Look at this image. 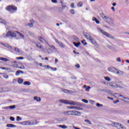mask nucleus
I'll list each match as a JSON object with an SVG mask.
<instances>
[{
	"instance_id": "nucleus-1",
	"label": "nucleus",
	"mask_w": 129,
	"mask_h": 129,
	"mask_svg": "<svg viewBox=\"0 0 129 129\" xmlns=\"http://www.w3.org/2000/svg\"><path fill=\"white\" fill-rule=\"evenodd\" d=\"M59 102L61 103H64V104H69L70 105H76L77 106H81L80 103L74 102L73 101L66 100L63 99L59 100Z\"/></svg>"
},
{
	"instance_id": "nucleus-62",
	"label": "nucleus",
	"mask_w": 129,
	"mask_h": 129,
	"mask_svg": "<svg viewBox=\"0 0 129 129\" xmlns=\"http://www.w3.org/2000/svg\"><path fill=\"white\" fill-rule=\"evenodd\" d=\"M30 23H31V24H34L35 22H34V20H31L30 21Z\"/></svg>"
},
{
	"instance_id": "nucleus-35",
	"label": "nucleus",
	"mask_w": 129,
	"mask_h": 129,
	"mask_svg": "<svg viewBox=\"0 0 129 129\" xmlns=\"http://www.w3.org/2000/svg\"><path fill=\"white\" fill-rule=\"evenodd\" d=\"M105 80H106V81H110L111 79L108 77H104Z\"/></svg>"
},
{
	"instance_id": "nucleus-23",
	"label": "nucleus",
	"mask_w": 129,
	"mask_h": 129,
	"mask_svg": "<svg viewBox=\"0 0 129 129\" xmlns=\"http://www.w3.org/2000/svg\"><path fill=\"white\" fill-rule=\"evenodd\" d=\"M16 33L19 35V36L22 38V39H24V38H25V36L23 34H22L21 33L17 31Z\"/></svg>"
},
{
	"instance_id": "nucleus-49",
	"label": "nucleus",
	"mask_w": 129,
	"mask_h": 129,
	"mask_svg": "<svg viewBox=\"0 0 129 129\" xmlns=\"http://www.w3.org/2000/svg\"><path fill=\"white\" fill-rule=\"evenodd\" d=\"M10 120L12 121H15V117H10Z\"/></svg>"
},
{
	"instance_id": "nucleus-54",
	"label": "nucleus",
	"mask_w": 129,
	"mask_h": 129,
	"mask_svg": "<svg viewBox=\"0 0 129 129\" xmlns=\"http://www.w3.org/2000/svg\"><path fill=\"white\" fill-rule=\"evenodd\" d=\"M97 20V19L95 17L93 18L92 21H94V22H96Z\"/></svg>"
},
{
	"instance_id": "nucleus-56",
	"label": "nucleus",
	"mask_w": 129,
	"mask_h": 129,
	"mask_svg": "<svg viewBox=\"0 0 129 129\" xmlns=\"http://www.w3.org/2000/svg\"><path fill=\"white\" fill-rule=\"evenodd\" d=\"M36 47H37V48H39L40 49H42V46L39 45V44H36Z\"/></svg>"
},
{
	"instance_id": "nucleus-30",
	"label": "nucleus",
	"mask_w": 129,
	"mask_h": 129,
	"mask_svg": "<svg viewBox=\"0 0 129 129\" xmlns=\"http://www.w3.org/2000/svg\"><path fill=\"white\" fill-rule=\"evenodd\" d=\"M107 47V48H108V49H110V50H114V47H113V46L108 45Z\"/></svg>"
},
{
	"instance_id": "nucleus-12",
	"label": "nucleus",
	"mask_w": 129,
	"mask_h": 129,
	"mask_svg": "<svg viewBox=\"0 0 129 129\" xmlns=\"http://www.w3.org/2000/svg\"><path fill=\"white\" fill-rule=\"evenodd\" d=\"M30 123V125H34L35 124H38L39 123V122L37 121V120H29Z\"/></svg>"
},
{
	"instance_id": "nucleus-7",
	"label": "nucleus",
	"mask_w": 129,
	"mask_h": 129,
	"mask_svg": "<svg viewBox=\"0 0 129 129\" xmlns=\"http://www.w3.org/2000/svg\"><path fill=\"white\" fill-rule=\"evenodd\" d=\"M6 37H17V34L14 32H12L11 31H8L6 34Z\"/></svg>"
},
{
	"instance_id": "nucleus-64",
	"label": "nucleus",
	"mask_w": 129,
	"mask_h": 129,
	"mask_svg": "<svg viewBox=\"0 0 129 129\" xmlns=\"http://www.w3.org/2000/svg\"><path fill=\"white\" fill-rule=\"evenodd\" d=\"M96 24H99V21L97 19V20H96Z\"/></svg>"
},
{
	"instance_id": "nucleus-31",
	"label": "nucleus",
	"mask_w": 129,
	"mask_h": 129,
	"mask_svg": "<svg viewBox=\"0 0 129 129\" xmlns=\"http://www.w3.org/2000/svg\"><path fill=\"white\" fill-rule=\"evenodd\" d=\"M16 118H17L16 119L17 121H20L22 120V117H21L19 116H17Z\"/></svg>"
},
{
	"instance_id": "nucleus-39",
	"label": "nucleus",
	"mask_w": 129,
	"mask_h": 129,
	"mask_svg": "<svg viewBox=\"0 0 129 129\" xmlns=\"http://www.w3.org/2000/svg\"><path fill=\"white\" fill-rule=\"evenodd\" d=\"M82 101H83V102H85V103H88V100L85 99H82Z\"/></svg>"
},
{
	"instance_id": "nucleus-22",
	"label": "nucleus",
	"mask_w": 129,
	"mask_h": 129,
	"mask_svg": "<svg viewBox=\"0 0 129 129\" xmlns=\"http://www.w3.org/2000/svg\"><path fill=\"white\" fill-rule=\"evenodd\" d=\"M24 85H28V86L31 85V83L29 81H25L24 82Z\"/></svg>"
},
{
	"instance_id": "nucleus-29",
	"label": "nucleus",
	"mask_w": 129,
	"mask_h": 129,
	"mask_svg": "<svg viewBox=\"0 0 129 129\" xmlns=\"http://www.w3.org/2000/svg\"><path fill=\"white\" fill-rule=\"evenodd\" d=\"M18 82L20 84H22V83H23V82H24V80L22 79H19L18 81Z\"/></svg>"
},
{
	"instance_id": "nucleus-11",
	"label": "nucleus",
	"mask_w": 129,
	"mask_h": 129,
	"mask_svg": "<svg viewBox=\"0 0 129 129\" xmlns=\"http://www.w3.org/2000/svg\"><path fill=\"white\" fill-rule=\"evenodd\" d=\"M15 108H16V105H15L3 107V109H15Z\"/></svg>"
},
{
	"instance_id": "nucleus-55",
	"label": "nucleus",
	"mask_w": 129,
	"mask_h": 129,
	"mask_svg": "<svg viewBox=\"0 0 129 129\" xmlns=\"http://www.w3.org/2000/svg\"><path fill=\"white\" fill-rule=\"evenodd\" d=\"M117 102H119V100H116V101H113L114 104L117 103Z\"/></svg>"
},
{
	"instance_id": "nucleus-2",
	"label": "nucleus",
	"mask_w": 129,
	"mask_h": 129,
	"mask_svg": "<svg viewBox=\"0 0 129 129\" xmlns=\"http://www.w3.org/2000/svg\"><path fill=\"white\" fill-rule=\"evenodd\" d=\"M101 17L104 21H105V22H106V23H108V24H109V25H111L112 27H114V23L111 18L104 15V13H103L101 14Z\"/></svg>"
},
{
	"instance_id": "nucleus-53",
	"label": "nucleus",
	"mask_w": 129,
	"mask_h": 129,
	"mask_svg": "<svg viewBox=\"0 0 129 129\" xmlns=\"http://www.w3.org/2000/svg\"><path fill=\"white\" fill-rule=\"evenodd\" d=\"M28 25L30 28H32V27H33V23H29Z\"/></svg>"
},
{
	"instance_id": "nucleus-4",
	"label": "nucleus",
	"mask_w": 129,
	"mask_h": 129,
	"mask_svg": "<svg viewBox=\"0 0 129 129\" xmlns=\"http://www.w3.org/2000/svg\"><path fill=\"white\" fill-rule=\"evenodd\" d=\"M111 125L117 129H126V127L124 125L117 122H112Z\"/></svg>"
},
{
	"instance_id": "nucleus-57",
	"label": "nucleus",
	"mask_w": 129,
	"mask_h": 129,
	"mask_svg": "<svg viewBox=\"0 0 129 129\" xmlns=\"http://www.w3.org/2000/svg\"><path fill=\"white\" fill-rule=\"evenodd\" d=\"M94 45L97 48H99V45L97 44V42H96V44H95Z\"/></svg>"
},
{
	"instance_id": "nucleus-41",
	"label": "nucleus",
	"mask_w": 129,
	"mask_h": 129,
	"mask_svg": "<svg viewBox=\"0 0 129 129\" xmlns=\"http://www.w3.org/2000/svg\"><path fill=\"white\" fill-rule=\"evenodd\" d=\"M22 125H27L26 121L20 123Z\"/></svg>"
},
{
	"instance_id": "nucleus-24",
	"label": "nucleus",
	"mask_w": 129,
	"mask_h": 129,
	"mask_svg": "<svg viewBox=\"0 0 129 129\" xmlns=\"http://www.w3.org/2000/svg\"><path fill=\"white\" fill-rule=\"evenodd\" d=\"M73 44L76 47H79V45H80L81 43L79 42H78V43L73 42Z\"/></svg>"
},
{
	"instance_id": "nucleus-60",
	"label": "nucleus",
	"mask_w": 129,
	"mask_h": 129,
	"mask_svg": "<svg viewBox=\"0 0 129 129\" xmlns=\"http://www.w3.org/2000/svg\"><path fill=\"white\" fill-rule=\"evenodd\" d=\"M4 78H6V79L9 78V76L8 75H4Z\"/></svg>"
},
{
	"instance_id": "nucleus-36",
	"label": "nucleus",
	"mask_w": 129,
	"mask_h": 129,
	"mask_svg": "<svg viewBox=\"0 0 129 129\" xmlns=\"http://www.w3.org/2000/svg\"><path fill=\"white\" fill-rule=\"evenodd\" d=\"M83 5V3H82V2H79L78 4V7H82Z\"/></svg>"
},
{
	"instance_id": "nucleus-59",
	"label": "nucleus",
	"mask_w": 129,
	"mask_h": 129,
	"mask_svg": "<svg viewBox=\"0 0 129 129\" xmlns=\"http://www.w3.org/2000/svg\"><path fill=\"white\" fill-rule=\"evenodd\" d=\"M51 69H52V70H53V71H56V70H57V68H50Z\"/></svg>"
},
{
	"instance_id": "nucleus-61",
	"label": "nucleus",
	"mask_w": 129,
	"mask_h": 129,
	"mask_svg": "<svg viewBox=\"0 0 129 129\" xmlns=\"http://www.w3.org/2000/svg\"><path fill=\"white\" fill-rule=\"evenodd\" d=\"M76 67H77V68H80V65H79V64H77L76 65Z\"/></svg>"
},
{
	"instance_id": "nucleus-16",
	"label": "nucleus",
	"mask_w": 129,
	"mask_h": 129,
	"mask_svg": "<svg viewBox=\"0 0 129 129\" xmlns=\"http://www.w3.org/2000/svg\"><path fill=\"white\" fill-rule=\"evenodd\" d=\"M116 71V74H118L119 76H123L124 74L123 71L118 70H117Z\"/></svg>"
},
{
	"instance_id": "nucleus-18",
	"label": "nucleus",
	"mask_w": 129,
	"mask_h": 129,
	"mask_svg": "<svg viewBox=\"0 0 129 129\" xmlns=\"http://www.w3.org/2000/svg\"><path fill=\"white\" fill-rule=\"evenodd\" d=\"M34 100H36L39 102H40V101H41V98L38 97V96H35L34 97Z\"/></svg>"
},
{
	"instance_id": "nucleus-44",
	"label": "nucleus",
	"mask_w": 129,
	"mask_h": 129,
	"mask_svg": "<svg viewBox=\"0 0 129 129\" xmlns=\"http://www.w3.org/2000/svg\"><path fill=\"white\" fill-rule=\"evenodd\" d=\"M70 12L71 14H72V15H75V12L74 11V10L71 9Z\"/></svg>"
},
{
	"instance_id": "nucleus-5",
	"label": "nucleus",
	"mask_w": 129,
	"mask_h": 129,
	"mask_svg": "<svg viewBox=\"0 0 129 129\" xmlns=\"http://www.w3.org/2000/svg\"><path fill=\"white\" fill-rule=\"evenodd\" d=\"M6 10L8 11L9 13H11V14H13V13H15V12L17 11V7L14 6H9L6 8Z\"/></svg>"
},
{
	"instance_id": "nucleus-20",
	"label": "nucleus",
	"mask_w": 129,
	"mask_h": 129,
	"mask_svg": "<svg viewBox=\"0 0 129 129\" xmlns=\"http://www.w3.org/2000/svg\"><path fill=\"white\" fill-rule=\"evenodd\" d=\"M20 73H22V74H23V73H24V72H23V71H21V70L18 71L16 72V76H18L20 75Z\"/></svg>"
},
{
	"instance_id": "nucleus-40",
	"label": "nucleus",
	"mask_w": 129,
	"mask_h": 129,
	"mask_svg": "<svg viewBox=\"0 0 129 129\" xmlns=\"http://www.w3.org/2000/svg\"><path fill=\"white\" fill-rule=\"evenodd\" d=\"M16 59H17V60H23V59H24V57H22V56L17 57H16Z\"/></svg>"
},
{
	"instance_id": "nucleus-42",
	"label": "nucleus",
	"mask_w": 129,
	"mask_h": 129,
	"mask_svg": "<svg viewBox=\"0 0 129 129\" xmlns=\"http://www.w3.org/2000/svg\"><path fill=\"white\" fill-rule=\"evenodd\" d=\"M116 61H117V62H121V59H120V57H117L116 59Z\"/></svg>"
},
{
	"instance_id": "nucleus-6",
	"label": "nucleus",
	"mask_w": 129,
	"mask_h": 129,
	"mask_svg": "<svg viewBox=\"0 0 129 129\" xmlns=\"http://www.w3.org/2000/svg\"><path fill=\"white\" fill-rule=\"evenodd\" d=\"M84 36L86 39H90V41L91 43H93V45H95V44H96V41L94 39H93L92 37H91V36L87 34H84Z\"/></svg>"
},
{
	"instance_id": "nucleus-27",
	"label": "nucleus",
	"mask_w": 129,
	"mask_h": 129,
	"mask_svg": "<svg viewBox=\"0 0 129 129\" xmlns=\"http://www.w3.org/2000/svg\"><path fill=\"white\" fill-rule=\"evenodd\" d=\"M48 51H49L47 52L48 54H51V53H53L54 52L53 49H52L51 48L48 49Z\"/></svg>"
},
{
	"instance_id": "nucleus-8",
	"label": "nucleus",
	"mask_w": 129,
	"mask_h": 129,
	"mask_svg": "<svg viewBox=\"0 0 129 129\" xmlns=\"http://www.w3.org/2000/svg\"><path fill=\"white\" fill-rule=\"evenodd\" d=\"M109 85L111 87L115 88H118V87H119V86H118L117 84L113 82L109 83Z\"/></svg>"
},
{
	"instance_id": "nucleus-25",
	"label": "nucleus",
	"mask_w": 129,
	"mask_h": 129,
	"mask_svg": "<svg viewBox=\"0 0 129 129\" xmlns=\"http://www.w3.org/2000/svg\"><path fill=\"white\" fill-rule=\"evenodd\" d=\"M59 127H61V128H68V126L65 125H59Z\"/></svg>"
},
{
	"instance_id": "nucleus-46",
	"label": "nucleus",
	"mask_w": 129,
	"mask_h": 129,
	"mask_svg": "<svg viewBox=\"0 0 129 129\" xmlns=\"http://www.w3.org/2000/svg\"><path fill=\"white\" fill-rule=\"evenodd\" d=\"M62 92H64V93H67V92H68V91H69L67 89H62Z\"/></svg>"
},
{
	"instance_id": "nucleus-38",
	"label": "nucleus",
	"mask_w": 129,
	"mask_h": 129,
	"mask_svg": "<svg viewBox=\"0 0 129 129\" xmlns=\"http://www.w3.org/2000/svg\"><path fill=\"white\" fill-rule=\"evenodd\" d=\"M67 108H69V109H75V106H67Z\"/></svg>"
},
{
	"instance_id": "nucleus-47",
	"label": "nucleus",
	"mask_w": 129,
	"mask_h": 129,
	"mask_svg": "<svg viewBox=\"0 0 129 129\" xmlns=\"http://www.w3.org/2000/svg\"><path fill=\"white\" fill-rule=\"evenodd\" d=\"M51 3H53V4H57L58 3V1L57 0H51Z\"/></svg>"
},
{
	"instance_id": "nucleus-33",
	"label": "nucleus",
	"mask_w": 129,
	"mask_h": 129,
	"mask_svg": "<svg viewBox=\"0 0 129 129\" xmlns=\"http://www.w3.org/2000/svg\"><path fill=\"white\" fill-rule=\"evenodd\" d=\"M0 23H2V24H5V25H6V24H7V21L3 20V19L0 18Z\"/></svg>"
},
{
	"instance_id": "nucleus-26",
	"label": "nucleus",
	"mask_w": 129,
	"mask_h": 129,
	"mask_svg": "<svg viewBox=\"0 0 129 129\" xmlns=\"http://www.w3.org/2000/svg\"><path fill=\"white\" fill-rule=\"evenodd\" d=\"M14 50H15V51H16V52H18V53L22 52V51L21 50H20L18 48H15Z\"/></svg>"
},
{
	"instance_id": "nucleus-58",
	"label": "nucleus",
	"mask_w": 129,
	"mask_h": 129,
	"mask_svg": "<svg viewBox=\"0 0 129 129\" xmlns=\"http://www.w3.org/2000/svg\"><path fill=\"white\" fill-rule=\"evenodd\" d=\"M62 9H65V8H67V6L62 5Z\"/></svg>"
},
{
	"instance_id": "nucleus-14",
	"label": "nucleus",
	"mask_w": 129,
	"mask_h": 129,
	"mask_svg": "<svg viewBox=\"0 0 129 129\" xmlns=\"http://www.w3.org/2000/svg\"><path fill=\"white\" fill-rule=\"evenodd\" d=\"M55 41L56 43L59 45L60 47H61V48H64V44H63V43L61 42V41H59V40H58L57 39H55Z\"/></svg>"
},
{
	"instance_id": "nucleus-43",
	"label": "nucleus",
	"mask_w": 129,
	"mask_h": 129,
	"mask_svg": "<svg viewBox=\"0 0 129 129\" xmlns=\"http://www.w3.org/2000/svg\"><path fill=\"white\" fill-rule=\"evenodd\" d=\"M96 105H97V107H101V106H103V105L100 104L99 103H97Z\"/></svg>"
},
{
	"instance_id": "nucleus-28",
	"label": "nucleus",
	"mask_w": 129,
	"mask_h": 129,
	"mask_svg": "<svg viewBox=\"0 0 129 129\" xmlns=\"http://www.w3.org/2000/svg\"><path fill=\"white\" fill-rule=\"evenodd\" d=\"M3 45L5 46V47H6L7 48H9V49H12V46H10L9 44H3Z\"/></svg>"
},
{
	"instance_id": "nucleus-3",
	"label": "nucleus",
	"mask_w": 129,
	"mask_h": 129,
	"mask_svg": "<svg viewBox=\"0 0 129 129\" xmlns=\"http://www.w3.org/2000/svg\"><path fill=\"white\" fill-rule=\"evenodd\" d=\"M97 30L99 33H101L103 34V35L106 36V37H108V38H110V39H112V40H115V37H114V36L105 32L104 30L101 29V28H97Z\"/></svg>"
},
{
	"instance_id": "nucleus-45",
	"label": "nucleus",
	"mask_w": 129,
	"mask_h": 129,
	"mask_svg": "<svg viewBox=\"0 0 129 129\" xmlns=\"http://www.w3.org/2000/svg\"><path fill=\"white\" fill-rule=\"evenodd\" d=\"M49 46L50 47V48H52V49H53V50H57V48H56V47H55V46H54L53 45H52V46H50V45H49Z\"/></svg>"
},
{
	"instance_id": "nucleus-10",
	"label": "nucleus",
	"mask_w": 129,
	"mask_h": 129,
	"mask_svg": "<svg viewBox=\"0 0 129 129\" xmlns=\"http://www.w3.org/2000/svg\"><path fill=\"white\" fill-rule=\"evenodd\" d=\"M115 95H118V97H122V98H123V99H124V101L125 102H129V99L128 98H127V97H123L122 95H119L118 94H117V93H115Z\"/></svg>"
},
{
	"instance_id": "nucleus-17",
	"label": "nucleus",
	"mask_w": 129,
	"mask_h": 129,
	"mask_svg": "<svg viewBox=\"0 0 129 129\" xmlns=\"http://www.w3.org/2000/svg\"><path fill=\"white\" fill-rule=\"evenodd\" d=\"M0 60H1V61H4V62H9V61H10L8 58L5 57H0Z\"/></svg>"
},
{
	"instance_id": "nucleus-19",
	"label": "nucleus",
	"mask_w": 129,
	"mask_h": 129,
	"mask_svg": "<svg viewBox=\"0 0 129 129\" xmlns=\"http://www.w3.org/2000/svg\"><path fill=\"white\" fill-rule=\"evenodd\" d=\"M38 40L40 41V42H41V43H44L45 41V39L41 36L38 37Z\"/></svg>"
},
{
	"instance_id": "nucleus-15",
	"label": "nucleus",
	"mask_w": 129,
	"mask_h": 129,
	"mask_svg": "<svg viewBox=\"0 0 129 129\" xmlns=\"http://www.w3.org/2000/svg\"><path fill=\"white\" fill-rule=\"evenodd\" d=\"M73 115H75L76 116H79V115H81V113L78 111H73Z\"/></svg>"
},
{
	"instance_id": "nucleus-9",
	"label": "nucleus",
	"mask_w": 129,
	"mask_h": 129,
	"mask_svg": "<svg viewBox=\"0 0 129 129\" xmlns=\"http://www.w3.org/2000/svg\"><path fill=\"white\" fill-rule=\"evenodd\" d=\"M117 70L113 67H109L108 68V71L110 72H112V73H116V71Z\"/></svg>"
},
{
	"instance_id": "nucleus-32",
	"label": "nucleus",
	"mask_w": 129,
	"mask_h": 129,
	"mask_svg": "<svg viewBox=\"0 0 129 129\" xmlns=\"http://www.w3.org/2000/svg\"><path fill=\"white\" fill-rule=\"evenodd\" d=\"M85 122H87V123H89V124H91L92 123L91 122V121L88 120V119H85Z\"/></svg>"
},
{
	"instance_id": "nucleus-13",
	"label": "nucleus",
	"mask_w": 129,
	"mask_h": 129,
	"mask_svg": "<svg viewBox=\"0 0 129 129\" xmlns=\"http://www.w3.org/2000/svg\"><path fill=\"white\" fill-rule=\"evenodd\" d=\"M65 115H73V111L69 110L63 112Z\"/></svg>"
},
{
	"instance_id": "nucleus-48",
	"label": "nucleus",
	"mask_w": 129,
	"mask_h": 129,
	"mask_svg": "<svg viewBox=\"0 0 129 129\" xmlns=\"http://www.w3.org/2000/svg\"><path fill=\"white\" fill-rule=\"evenodd\" d=\"M26 125H31L30 120L26 121Z\"/></svg>"
},
{
	"instance_id": "nucleus-63",
	"label": "nucleus",
	"mask_w": 129,
	"mask_h": 129,
	"mask_svg": "<svg viewBox=\"0 0 129 129\" xmlns=\"http://www.w3.org/2000/svg\"><path fill=\"white\" fill-rule=\"evenodd\" d=\"M111 10H112L113 12H115V9H114V7H112L111 8Z\"/></svg>"
},
{
	"instance_id": "nucleus-51",
	"label": "nucleus",
	"mask_w": 129,
	"mask_h": 129,
	"mask_svg": "<svg viewBox=\"0 0 129 129\" xmlns=\"http://www.w3.org/2000/svg\"><path fill=\"white\" fill-rule=\"evenodd\" d=\"M71 7L72 9H75V7H74V4L73 3L71 4Z\"/></svg>"
},
{
	"instance_id": "nucleus-52",
	"label": "nucleus",
	"mask_w": 129,
	"mask_h": 129,
	"mask_svg": "<svg viewBox=\"0 0 129 129\" xmlns=\"http://www.w3.org/2000/svg\"><path fill=\"white\" fill-rule=\"evenodd\" d=\"M91 87H90V86H88L87 87V88L85 89L86 91H87V90H89L90 89H91Z\"/></svg>"
},
{
	"instance_id": "nucleus-34",
	"label": "nucleus",
	"mask_w": 129,
	"mask_h": 129,
	"mask_svg": "<svg viewBox=\"0 0 129 129\" xmlns=\"http://www.w3.org/2000/svg\"><path fill=\"white\" fill-rule=\"evenodd\" d=\"M73 39L74 40H75V41H76L77 42H78L79 41V38H78V37H77V36H74Z\"/></svg>"
},
{
	"instance_id": "nucleus-50",
	"label": "nucleus",
	"mask_w": 129,
	"mask_h": 129,
	"mask_svg": "<svg viewBox=\"0 0 129 129\" xmlns=\"http://www.w3.org/2000/svg\"><path fill=\"white\" fill-rule=\"evenodd\" d=\"M0 69H3L4 70H9V69L7 68H2V67H0Z\"/></svg>"
},
{
	"instance_id": "nucleus-21",
	"label": "nucleus",
	"mask_w": 129,
	"mask_h": 129,
	"mask_svg": "<svg viewBox=\"0 0 129 129\" xmlns=\"http://www.w3.org/2000/svg\"><path fill=\"white\" fill-rule=\"evenodd\" d=\"M7 126V127H16V125L13 124H8Z\"/></svg>"
},
{
	"instance_id": "nucleus-37",
	"label": "nucleus",
	"mask_w": 129,
	"mask_h": 129,
	"mask_svg": "<svg viewBox=\"0 0 129 129\" xmlns=\"http://www.w3.org/2000/svg\"><path fill=\"white\" fill-rule=\"evenodd\" d=\"M76 109H77V110H82V109H83L82 108L80 107H76L75 106Z\"/></svg>"
}]
</instances>
